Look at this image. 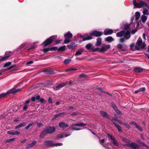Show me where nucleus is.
Returning a JSON list of instances; mask_svg holds the SVG:
<instances>
[{
  "instance_id": "nucleus-1",
  "label": "nucleus",
  "mask_w": 149,
  "mask_h": 149,
  "mask_svg": "<svg viewBox=\"0 0 149 149\" xmlns=\"http://www.w3.org/2000/svg\"><path fill=\"white\" fill-rule=\"evenodd\" d=\"M116 36L119 37H123L120 39V41L121 42H123L126 40L129 39L130 37V33L129 31H125L122 30L116 33Z\"/></svg>"
},
{
  "instance_id": "nucleus-2",
  "label": "nucleus",
  "mask_w": 149,
  "mask_h": 149,
  "mask_svg": "<svg viewBox=\"0 0 149 149\" xmlns=\"http://www.w3.org/2000/svg\"><path fill=\"white\" fill-rule=\"evenodd\" d=\"M133 2L134 8H143L145 7L148 9L149 8L148 4L144 1L141 0L139 3H136V0H133Z\"/></svg>"
},
{
  "instance_id": "nucleus-3",
  "label": "nucleus",
  "mask_w": 149,
  "mask_h": 149,
  "mask_svg": "<svg viewBox=\"0 0 149 149\" xmlns=\"http://www.w3.org/2000/svg\"><path fill=\"white\" fill-rule=\"evenodd\" d=\"M103 33L97 30L93 31L90 33L89 35L86 37H84L83 38V41H85L91 40L93 38L92 36H94L96 37L100 36H101Z\"/></svg>"
},
{
  "instance_id": "nucleus-4",
  "label": "nucleus",
  "mask_w": 149,
  "mask_h": 149,
  "mask_svg": "<svg viewBox=\"0 0 149 149\" xmlns=\"http://www.w3.org/2000/svg\"><path fill=\"white\" fill-rule=\"evenodd\" d=\"M137 48H139V50L140 49H143L146 46V45L144 42L142 41V39L140 37H139L136 44Z\"/></svg>"
},
{
  "instance_id": "nucleus-5",
  "label": "nucleus",
  "mask_w": 149,
  "mask_h": 149,
  "mask_svg": "<svg viewBox=\"0 0 149 149\" xmlns=\"http://www.w3.org/2000/svg\"><path fill=\"white\" fill-rule=\"evenodd\" d=\"M57 37V35H54L50 37L44 42L42 45H44V47H46L48 45L50 44Z\"/></svg>"
},
{
  "instance_id": "nucleus-6",
  "label": "nucleus",
  "mask_w": 149,
  "mask_h": 149,
  "mask_svg": "<svg viewBox=\"0 0 149 149\" xmlns=\"http://www.w3.org/2000/svg\"><path fill=\"white\" fill-rule=\"evenodd\" d=\"M86 124L82 123H78L74 124L72 125L70 127V130H81V129L77 128L76 126L83 127L86 125Z\"/></svg>"
},
{
  "instance_id": "nucleus-7",
  "label": "nucleus",
  "mask_w": 149,
  "mask_h": 149,
  "mask_svg": "<svg viewBox=\"0 0 149 149\" xmlns=\"http://www.w3.org/2000/svg\"><path fill=\"white\" fill-rule=\"evenodd\" d=\"M64 36L65 38L64 42L65 44H67L70 41V39L72 37V34L70 31H68L64 34Z\"/></svg>"
},
{
  "instance_id": "nucleus-8",
  "label": "nucleus",
  "mask_w": 149,
  "mask_h": 149,
  "mask_svg": "<svg viewBox=\"0 0 149 149\" xmlns=\"http://www.w3.org/2000/svg\"><path fill=\"white\" fill-rule=\"evenodd\" d=\"M68 82L65 81L62 83L57 85L56 86H54L53 87V89L54 90L57 91L58 90L61 88L65 86L67 84Z\"/></svg>"
},
{
  "instance_id": "nucleus-9",
  "label": "nucleus",
  "mask_w": 149,
  "mask_h": 149,
  "mask_svg": "<svg viewBox=\"0 0 149 149\" xmlns=\"http://www.w3.org/2000/svg\"><path fill=\"white\" fill-rule=\"evenodd\" d=\"M125 146L130 147L133 149H138L139 148V146L137 144L131 142L129 144H125Z\"/></svg>"
},
{
  "instance_id": "nucleus-10",
  "label": "nucleus",
  "mask_w": 149,
  "mask_h": 149,
  "mask_svg": "<svg viewBox=\"0 0 149 149\" xmlns=\"http://www.w3.org/2000/svg\"><path fill=\"white\" fill-rule=\"evenodd\" d=\"M47 134H50L54 132L55 130V129L53 127L48 126L45 128Z\"/></svg>"
},
{
  "instance_id": "nucleus-11",
  "label": "nucleus",
  "mask_w": 149,
  "mask_h": 149,
  "mask_svg": "<svg viewBox=\"0 0 149 149\" xmlns=\"http://www.w3.org/2000/svg\"><path fill=\"white\" fill-rule=\"evenodd\" d=\"M111 106L118 115L120 116L122 115V113L118 109L117 107L115 104L112 103Z\"/></svg>"
},
{
  "instance_id": "nucleus-12",
  "label": "nucleus",
  "mask_w": 149,
  "mask_h": 149,
  "mask_svg": "<svg viewBox=\"0 0 149 149\" xmlns=\"http://www.w3.org/2000/svg\"><path fill=\"white\" fill-rule=\"evenodd\" d=\"M111 47L110 45L108 44L106 45H103L101 48L100 49V52H103L106 51L108 49H109Z\"/></svg>"
},
{
  "instance_id": "nucleus-13",
  "label": "nucleus",
  "mask_w": 149,
  "mask_h": 149,
  "mask_svg": "<svg viewBox=\"0 0 149 149\" xmlns=\"http://www.w3.org/2000/svg\"><path fill=\"white\" fill-rule=\"evenodd\" d=\"M58 49V48L56 47H49L47 48H45L43 49V51L44 53H46L49 51L56 50Z\"/></svg>"
},
{
  "instance_id": "nucleus-14",
  "label": "nucleus",
  "mask_w": 149,
  "mask_h": 149,
  "mask_svg": "<svg viewBox=\"0 0 149 149\" xmlns=\"http://www.w3.org/2000/svg\"><path fill=\"white\" fill-rule=\"evenodd\" d=\"M7 133L11 135H18L20 134L19 132L15 130H10L7 132Z\"/></svg>"
},
{
  "instance_id": "nucleus-15",
  "label": "nucleus",
  "mask_w": 149,
  "mask_h": 149,
  "mask_svg": "<svg viewBox=\"0 0 149 149\" xmlns=\"http://www.w3.org/2000/svg\"><path fill=\"white\" fill-rule=\"evenodd\" d=\"M113 33V30L111 29H107L104 31V34L106 35L111 34Z\"/></svg>"
},
{
  "instance_id": "nucleus-16",
  "label": "nucleus",
  "mask_w": 149,
  "mask_h": 149,
  "mask_svg": "<svg viewBox=\"0 0 149 149\" xmlns=\"http://www.w3.org/2000/svg\"><path fill=\"white\" fill-rule=\"evenodd\" d=\"M46 145L54 147V143L51 140H48L45 142Z\"/></svg>"
},
{
  "instance_id": "nucleus-17",
  "label": "nucleus",
  "mask_w": 149,
  "mask_h": 149,
  "mask_svg": "<svg viewBox=\"0 0 149 149\" xmlns=\"http://www.w3.org/2000/svg\"><path fill=\"white\" fill-rule=\"evenodd\" d=\"M66 114V113L65 112L58 113L56 114V115H55L54 117H53L52 118V120H54L56 119V118H58V117L61 116V115H63V114L65 115Z\"/></svg>"
},
{
  "instance_id": "nucleus-18",
  "label": "nucleus",
  "mask_w": 149,
  "mask_h": 149,
  "mask_svg": "<svg viewBox=\"0 0 149 149\" xmlns=\"http://www.w3.org/2000/svg\"><path fill=\"white\" fill-rule=\"evenodd\" d=\"M130 49L132 50L135 51L136 50H139V48L137 47V46L136 45L134 46V43H132L130 45Z\"/></svg>"
},
{
  "instance_id": "nucleus-19",
  "label": "nucleus",
  "mask_w": 149,
  "mask_h": 149,
  "mask_svg": "<svg viewBox=\"0 0 149 149\" xmlns=\"http://www.w3.org/2000/svg\"><path fill=\"white\" fill-rule=\"evenodd\" d=\"M143 69L140 67H137L135 68L134 70V71L135 72H141L143 71Z\"/></svg>"
},
{
  "instance_id": "nucleus-20",
  "label": "nucleus",
  "mask_w": 149,
  "mask_h": 149,
  "mask_svg": "<svg viewBox=\"0 0 149 149\" xmlns=\"http://www.w3.org/2000/svg\"><path fill=\"white\" fill-rule=\"evenodd\" d=\"M100 113L101 116L104 118H109L107 112L104 111H100Z\"/></svg>"
},
{
  "instance_id": "nucleus-21",
  "label": "nucleus",
  "mask_w": 149,
  "mask_h": 149,
  "mask_svg": "<svg viewBox=\"0 0 149 149\" xmlns=\"http://www.w3.org/2000/svg\"><path fill=\"white\" fill-rule=\"evenodd\" d=\"M84 49L82 48L78 50L75 53V56H77L81 55L82 53L84 52Z\"/></svg>"
},
{
  "instance_id": "nucleus-22",
  "label": "nucleus",
  "mask_w": 149,
  "mask_h": 149,
  "mask_svg": "<svg viewBox=\"0 0 149 149\" xmlns=\"http://www.w3.org/2000/svg\"><path fill=\"white\" fill-rule=\"evenodd\" d=\"M21 89H16L13 88L10 89L8 91L9 93H13L17 92L20 91Z\"/></svg>"
},
{
  "instance_id": "nucleus-23",
  "label": "nucleus",
  "mask_w": 149,
  "mask_h": 149,
  "mask_svg": "<svg viewBox=\"0 0 149 149\" xmlns=\"http://www.w3.org/2000/svg\"><path fill=\"white\" fill-rule=\"evenodd\" d=\"M59 126L60 127L65 128L68 127L69 126L64 123L61 122L59 123Z\"/></svg>"
},
{
  "instance_id": "nucleus-24",
  "label": "nucleus",
  "mask_w": 149,
  "mask_h": 149,
  "mask_svg": "<svg viewBox=\"0 0 149 149\" xmlns=\"http://www.w3.org/2000/svg\"><path fill=\"white\" fill-rule=\"evenodd\" d=\"M148 17L145 15H143L141 17V19L142 22L144 23L147 19Z\"/></svg>"
},
{
  "instance_id": "nucleus-25",
  "label": "nucleus",
  "mask_w": 149,
  "mask_h": 149,
  "mask_svg": "<svg viewBox=\"0 0 149 149\" xmlns=\"http://www.w3.org/2000/svg\"><path fill=\"white\" fill-rule=\"evenodd\" d=\"M142 13L144 15H148L149 14V11L146 8H143Z\"/></svg>"
},
{
  "instance_id": "nucleus-26",
  "label": "nucleus",
  "mask_w": 149,
  "mask_h": 149,
  "mask_svg": "<svg viewBox=\"0 0 149 149\" xmlns=\"http://www.w3.org/2000/svg\"><path fill=\"white\" fill-rule=\"evenodd\" d=\"M140 14L139 12H136L135 14V21L137 22L140 17Z\"/></svg>"
},
{
  "instance_id": "nucleus-27",
  "label": "nucleus",
  "mask_w": 149,
  "mask_h": 149,
  "mask_svg": "<svg viewBox=\"0 0 149 149\" xmlns=\"http://www.w3.org/2000/svg\"><path fill=\"white\" fill-rule=\"evenodd\" d=\"M77 46L74 43H71L70 45H68V48L71 49H72Z\"/></svg>"
},
{
  "instance_id": "nucleus-28",
  "label": "nucleus",
  "mask_w": 149,
  "mask_h": 149,
  "mask_svg": "<svg viewBox=\"0 0 149 149\" xmlns=\"http://www.w3.org/2000/svg\"><path fill=\"white\" fill-rule=\"evenodd\" d=\"M36 143V141H34L32 143L29 144L27 146V147L28 148H31Z\"/></svg>"
},
{
  "instance_id": "nucleus-29",
  "label": "nucleus",
  "mask_w": 149,
  "mask_h": 149,
  "mask_svg": "<svg viewBox=\"0 0 149 149\" xmlns=\"http://www.w3.org/2000/svg\"><path fill=\"white\" fill-rule=\"evenodd\" d=\"M25 123L24 122H22L19 125L15 127V129H19L22 127H24L26 125Z\"/></svg>"
},
{
  "instance_id": "nucleus-30",
  "label": "nucleus",
  "mask_w": 149,
  "mask_h": 149,
  "mask_svg": "<svg viewBox=\"0 0 149 149\" xmlns=\"http://www.w3.org/2000/svg\"><path fill=\"white\" fill-rule=\"evenodd\" d=\"M145 91V88L144 87H142L140 88L139 89H138V90L135 91H134V93L135 94H137L138 93L141 92H144Z\"/></svg>"
},
{
  "instance_id": "nucleus-31",
  "label": "nucleus",
  "mask_w": 149,
  "mask_h": 149,
  "mask_svg": "<svg viewBox=\"0 0 149 149\" xmlns=\"http://www.w3.org/2000/svg\"><path fill=\"white\" fill-rule=\"evenodd\" d=\"M101 44V39L100 38L98 37L97 40L96 46H100Z\"/></svg>"
},
{
  "instance_id": "nucleus-32",
  "label": "nucleus",
  "mask_w": 149,
  "mask_h": 149,
  "mask_svg": "<svg viewBox=\"0 0 149 149\" xmlns=\"http://www.w3.org/2000/svg\"><path fill=\"white\" fill-rule=\"evenodd\" d=\"M47 134V133L44 128L41 133L40 135V138L43 137L46 135Z\"/></svg>"
},
{
  "instance_id": "nucleus-33",
  "label": "nucleus",
  "mask_w": 149,
  "mask_h": 149,
  "mask_svg": "<svg viewBox=\"0 0 149 149\" xmlns=\"http://www.w3.org/2000/svg\"><path fill=\"white\" fill-rule=\"evenodd\" d=\"M44 72H45L46 74H52L54 73L53 71L51 69L46 70L44 71Z\"/></svg>"
},
{
  "instance_id": "nucleus-34",
  "label": "nucleus",
  "mask_w": 149,
  "mask_h": 149,
  "mask_svg": "<svg viewBox=\"0 0 149 149\" xmlns=\"http://www.w3.org/2000/svg\"><path fill=\"white\" fill-rule=\"evenodd\" d=\"M114 39L111 36H109L106 38V40L109 42H111L114 41Z\"/></svg>"
},
{
  "instance_id": "nucleus-35",
  "label": "nucleus",
  "mask_w": 149,
  "mask_h": 149,
  "mask_svg": "<svg viewBox=\"0 0 149 149\" xmlns=\"http://www.w3.org/2000/svg\"><path fill=\"white\" fill-rule=\"evenodd\" d=\"M117 48L122 51H125V48L124 46H122L121 45L119 44L117 45Z\"/></svg>"
},
{
  "instance_id": "nucleus-36",
  "label": "nucleus",
  "mask_w": 149,
  "mask_h": 149,
  "mask_svg": "<svg viewBox=\"0 0 149 149\" xmlns=\"http://www.w3.org/2000/svg\"><path fill=\"white\" fill-rule=\"evenodd\" d=\"M85 47L88 50H91V48H92L93 47L92 44L89 43L85 46Z\"/></svg>"
},
{
  "instance_id": "nucleus-37",
  "label": "nucleus",
  "mask_w": 149,
  "mask_h": 149,
  "mask_svg": "<svg viewBox=\"0 0 149 149\" xmlns=\"http://www.w3.org/2000/svg\"><path fill=\"white\" fill-rule=\"evenodd\" d=\"M99 141L100 143L103 146L107 148H108L107 147H106V145L104 143L105 142V140L104 139H103L101 140H99Z\"/></svg>"
},
{
  "instance_id": "nucleus-38",
  "label": "nucleus",
  "mask_w": 149,
  "mask_h": 149,
  "mask_svg": "<svg viewBox=\"0 0 149 149\" xmlns=\"http://www.w3.org/2000/svg\"><path fill=\"white\" fill-rule=\"evenodd\" d=\"M122 140L124 142L127 143V144H129L131 142L130 141L125 138H123Z\"/></svg>"
},
{
  "instance_id": "nucleus-39",
  "label": "nucleus",
  "mask_w": 149,
  "mask_h": 149,
  "mask_svg": "<svg viewBox=\"0 0 149 149\" xmlns=\"http://www.w3.org/2000/svg\"><path fill=\"white\" fill-rule=\"evenodd\" d=\"M112 142L113 143L115 146H118L119 145V143L115 139V138L112 140Z\"/></svg>"
},
{
  "instance_id": "nucleus-40",
  "label": "nucleus",
  "mask_w": 149,
  "mask_h": 149,
  "mask_svg": "<svg viewBox=\"0 0 149 149\" xmlns=\"http://www.w3.org/2000/svg\"><path fill=\"white\" fill-rule=\"evenodd\" d=\"M65 46H63L60 47L58 49V51H63L65 50Z\"/></svg>"
},
{
  "instance_id": "nucleus-41",
  "label": "nucleus",
  "mask_w": 149,
  "mask_h": 149,
  "mask_svg": "<svg viewBox=\"0 0 149 149\" xmlns=\"http://www.w3.org/2000/svg\"><path fill=\"white\" fill-rule=\"evenodd\" d=\"M12 54V52L11 51H7L5 52V55L6 56H9V57Z\"/></svg>"
},
{
  "instance_id": "nucleus-42",
  "label": "nucleus",
  "mask_w": 149,
  "mask_h": 149,
  "mask_svg": "<svg viewBox=\"0 0 149 149\" xmlns=\"http://www.w3.org/2000/svg\"><path fill=\"white\" fill-rule=\"evenodd\" d=\"M71 61L70 58H67L64 60V63L65 64H67L69 63Z\"/></svg>"
},
{
  "instance_id": "nucleus-43",
  "label": "nucleus",
  "mask_w": 149,
  "mask_h": 149,
  "mask_svg": "<svg viewBox=\"0 0 149 149\" xmlns=\"http://www.w3.org/2000/svg\"><path fill=\"white\" fill-rule=\"evenodd\" d=\"M100 48H94L93 47L92 48H91V50H92L93 52L98 51V52H100Z\"/></svg>"
},
{
  "instance_id": "nucleus-44",
  "label": "nucleus",
  "mask_w": 149,
  "mask_h": 149,
  "mask_svg": "<svg viewBox=\"0 0 149 149\" xmlns=\"http://www.w3.org/2000/svg\"><path fill=\"white\" fill-rule=\"evenodd\" d=\"M115 125L116 126L119 132H122L121 128L120 126L117 124H116Z\"/></svg>"
},
{
  "instance_id": "nucleus-45",
  "label": "nucleus",
  "mask_w": 149,
  "mask_h": 149,
  "mask_svg": "<svg viewBox=\"0 0 149 149\" xmlns=\"http://www.w3.org/2000/svg\"><path fill=\"white\" fill-rule=\"evenodd\" d=\"M114 116L115 118L117 119L116 121H117L120 124H122V122L121 121H120L118 119V118L120 119V117H118L117 116L116 114H115L114 115Z\"/></svg>"
},
{
  "instance_id": "nucleus-46",
  "label": "nucleus",
  "mask_w": 149,
  "mask_h": 149,
  "mask_svg": "<svg viewBox=\"0 0 149 149\" xmlns=\"http://www.w3.org/2000/svg\"><path fill=\"white\" fill-rule=\"evenodd\" d=\"M130 24H125L124 25V28L126 30H128L129 29Z\"/></svg>"
},
{
  "instance_id": "nucleus-47",
  "label": "nucleus",
  "mask_w": 149,
  "mask_h": 149,
  "mask_svg": "<svg viewBox=\"0 0 149 149\" xmlns=\"http://www.w3.org/2000/svg\"><path fill=\"white\" fill-rule=\"evenodd\" d=\"M107 136L108 138H109L110 139L112 140L115 138L112 135L108 134H107Z\"/></svg>"
},
{
  "instance_id": "nucleus-48",
  "label": "nucleus",
  "mask_w": 149,
  "mask_h": 149,
  "mask_svg": "<svg viewBox=\"0 0 149 149\" xmlns=\"http://www.w3.org/2000/svg\"><path fill=\"white\" fill-rule=\"evenodd\" d=\"M63 145L62 143H54V147L55 146H61Z\"/></svg>"
},
{
  "instance_id": "nucleus-49",
  "label": "nucleus",
  "mask_w": 149,
  "mask_h": 149,
  "mask_svg": "<svg viewBox=\"0 0 149 149\" xmlns=\"http://www.w3.org/2000/svg\"><path fill=\"white\" fill-rule=\"evenodd\" d=\"M34 124L33 123H31L30 124H29L27 126H26L25 127V130H27L29 129L30 127L33 124Z\"/></svg>"
},
{
  "instance_id": "nucleus-50",
  "label": "nucleus",
  "mask_w": 149,
  "mask_h": 149,
  "mask_svg": "<svg viewBox=\"0 0 149 149\" xmlns=\"http://www.w3.org/2000/svg\"><path fill=\"white\" fill-rule=\"evenodd\" d=\"M7 94L8 93H1L0 95V99L4 97L7 95Z\"/></svg>"
},
{
  "instance_id": "nucleus-51",
  "label": "nucleus",
  "mask_w": 149,
  "mask_h": 149,
  "mask_svg": "<svg viewBox=\"0 0 149 149\" xmlns=\"http://www.w3.org/2000/svg\"><path fill=\"white\" fill-rule=\"evenodd\" d=\"M11 64V62H7L4 64L3 66L4 67H8V66H10Z\"/></svg>"
},
{
  "instance_id": "nucleus-52",
  "label": "nucleus",
  "mask_w": 149,
  "mask_h": 149,
  "mask_svg": "<svg viewBox=\"0 0 149 149\" xmlns=\"http://www.w3.org/2000/svg\"><path fill=\"white\" fill-rule=\"evenodd\" d=\"M27 43L26 42H25L23 44H22L20 46L19 48L20 49H22L26 45Z\"/></svg>"
},
{
  "instance_id": "nucleus-53",
  "label": "nucleus",
  "mask_w": 149,
  "mask_h": 149,
  "mask_svg": "<svg viewBox=\"0 0 149 149\" xmlns=\"http://www.w3.org/2000/svg\"><path fill=\"white\" fill-rule=\"evenodd\" d=\"M135 127L139 131H142V128L137 124L135 126Z\"/></svg>"
},
{
  "instance_id": "nucleus-54",
  "label": "nucleus",
  "mask_w": 149,
  "mask_h": 149,
  "mask_svg": "<svg viewBox=\"0 0 149 149\" xmlns=\"http://www.w3.org/2000/svg\"><path fill=\"white\" fill-rule=\"evenodd\" d=\"M9 57V56H6L5 55L4 57H2L0 59L1 61H3L5 59L8 58Z\"/></svg>"
},
{
  "instance_id": "nucleus-55",
  "label": "nucleus",
  "mask_w": 149,
  "mask_h": 149,
  "mask_svg": "<svg viewBox=\"0 0 149 149\" xmlns=\"http://www.w3.org/2000/svg\"><path fill=\"white\" fill-rule=\"evenodd\" d=\"M33 61H31L27 62L26 63V65H29L33 63Z\"/></svg>"
},
{
  "instance_id": "nucleus-56",
  "label": "nucleus",
  "mask_w": 149,
  "mask_h": 149,
  "mask_svg": "<svg viewBox=\"0 0 149 149\" xmlns=\"http://www.w3.org/2000/svg\"><path fill=\"white\" fill-rule=\"evenodd\" d=\"M115 118V119L114 118H112L111 119H110V120L113 123L114 125L117 124L115 122V121H116L117 119L116 118Z\"/></svg>"
},
{
  "instance_id": "nucleus-57",
  "label": "nucleus",
  "mask_w": 149,
  "mask_h": 149,
  "mask_svg": "<svg viewBox=\"0 0 149 149\" xmlns=\"http://www.w3.org/2000/svg\"><path fill=\"white\" fill-rule=\"evenodd\" d=\"M124 125L126 127L129 129L130 128V126L127 123H124Z\"/></svg>"
},
{
  "instance_id": "nucleus-58",
  "label": "nucleus",
  "mask_w": 149,
  "mask_h": 149,
  "mask_svg": "<svg viewBox=\"0 0 149 149\" xmlns=\"http://www.w3.org/2000/svg\"><path fill=\"white\" fill-rule=\"evenodd\" d=\"M37 125L38 127H42L43 126V124L41 123H37Z\"/></svg>"
},
{
  "instance_id": "nucleus-59",
  "label": "nucleus",
  "mask_w": 149,
  "mask_h": 149,
  "mask_svg": "<svg viewBox=\"0 0 149 149\" xmlns=\"http://www.w3.org/2000/svg\"><path fill=\"white\" fill-rule=\"evenodd\" d=\"M69 69V72H71L72 71H73V70L75 71L77 70L76 68L75 67L72 68H70Z\"/></svg>"
},
{
  "instance_id": "nucleus-60",
  "label": "nucleus",
  "mask_w": 149,
  "mask_h": 149,
  "mask_svg": "<svg viewBox=\"0 0 149 149\" xmlns=\"http://www.w3.org/2000/svg\"><path fill=\"white\" fill-rule=\"evenodd\" d=\"M28 107V105L27 104H24V107L23 108V110L24 111H25L27 108Z\"/></svg>"
},
{
  "instance_id": "nucleus-61",
  "label": "nucleus",
  "mask_w": 149,
  "mask_h": 149,
  "mask_svg": "<svg viewBox=\"0 0 149 149\" xmlns=\"http://www.w3.org/2000/svg\"><path fill=\"white\" fill-rule=\"evenodd\" d=\"M140 144L141 146H144L146 148L148 147V146H147L146 144L144 143H143V142H141L140 143Z\"/></svg>"
},
{
  "instance_id": "nucleus-62",
  "label": "nucleus",
  "mask_w": 149,
  "mask_h": 149,
  "mask_svg": "<svg viewBox=\"0 0 149 149\" xmlns=\"http://www.w3.org/2000/svg\"><path fill=\"white\" fill-rule=\"evenodd\" d=\"M130 123L131 125H134L135 126L137 124L134 121H131L130 122Z\"/></svg>"
},
{
  "instance_id": "nucleus-63",
  "label": "nucleus",
  "mask_w": 149,
  "mask_h": 149,
  "mask_svg": "<svg viewBox=\"0 0 149 149\" xmlns=\"http://www.w3.org/2000/svg\"><path fill=\"white\" fill-rule=\"evenodd\" d=\"M137 31L136 29H133L131 33L132 34H134Z\"/></svg>"
},
{
  "instance_id": "nucleus-64",
  "label": "nucleus",
  "mask_w": 149,
  "mask_h": 149,
  "mask_svg": "<svg viewBox=\"0 0 149 149\" xmlns=\"http://www.w3.org/2000/svg\"><path fill=\"white\" fill-rule=\"evenodd\" d=\"M40 102L41 103H44L45 102V99L42 98H41L40 99Z\"/></svg>"
}]
</instances>
